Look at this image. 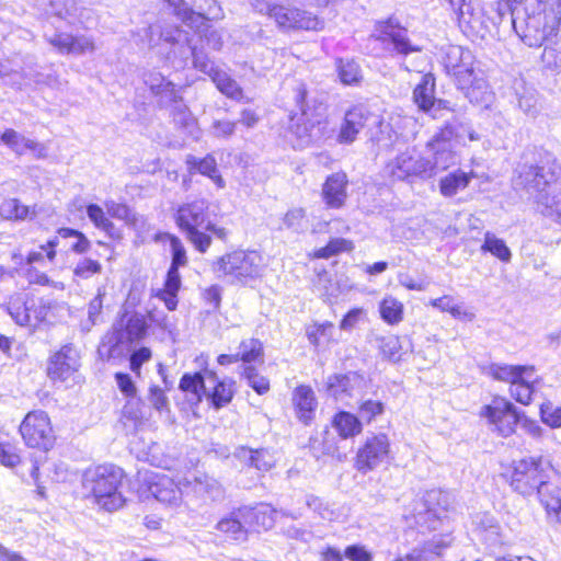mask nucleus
<instances>
[{
  "label": "nucleus",
  "mask_w": 561,
  "mask_h": 561,
  "mask_svg": "<svg viewBox=\"0 0 561 561\" xmlns=\"http://www.w3.org/2000/svg\"><path fill=\"white\" fill-rule=\"evenodd\" d=\"M490 374L494 379L510 382L512 386L517 380H522L523 376L534 375V367L492 364L490 366Z\"/></svg>",
  "instance_id": "32"
},
{
  "label": "nucleus",
  "mask_w": 561,
  "mask_h": 561,
  "mask_svg": "<svg viewBox=\"0 0 561 561\" xmlns=\"http://www.w3.org/2000/svg\"><path fill=\"white\" fill-rule=\"evenodd\" d=\"M377 41L392 45V51L400 56H408L411 53L420 51L421 48L413 45L408 37V30L400 25L396 18L379 21L373 34Z\"/></svg>",
  "instance_id": "12"
},
{
  "label": "nucleus",
  "mask_w": 561,
  "mask_h": 561,
  "mask_svg": "<svg viewBox=\"0 0 561 561\" xmlns=\"http://www.w3.org/2000/svg\"><path fill=\"white\" fill-rule=\"evenodd\" d=\"M243 376L248 380L249 386L259 394H263L268 391L270 381L264 376H261L255 369V367H244Z\"/></svg>",
  "instance_id": "56"
},
{
  "label": "nucleus",
  "mask_w": 561,
  "mask_h": 561,
  "mask_svg": "<svg viewBox=\"0 0 561 561\" xmlns=\"http://www.w3.org/2000/svg\"><path fill=\"white\" fill-rule=\"evenodd\" d=\"M481 250L484 252H490L492 255L496 256L503 262H510L512 257L511 250L505 244V242L491 232L485 233Z\"/></svg>",
  "instance_id": "47"
},
{
  "label": "nucleus",
  "mask_w": 561,
  "mask_h": 561,
  "mask_svg": "<svg viewBox=\"0 0 561 561\" xmlns=\"http://www.w3.org/2000/svg\"><path fill=\"white\" fill-rule=\"evenodd\" d=\"M181 90L176 89L172 81H168L159 91H154L152 94L158 98L160 106H172L174 103L182 99Z\"/></svg>",
  "instance_id": "53"
},
{
  "label": "nucleus",
  "mask_w": 561,
  "mask_h": 561,
  "mask_svg": "<svg viewBox=\"0 0 561 561\" xmlns=\"http://www.w3.org/2000/svg\"><path fill=\"white\" fill-rule=\"evenodd\" d=\"M353 245L351 241L343 238H335L332 239L325 247L319 249L316 252V255L318 257L328 259L341 252L351 251Z\"/></svg>",
  "instance_id": "55"
},
{
  "label": "nucleus",
  "mask_w": 561,
  "mask_h": 561,
  "mask_svg": "<svg viewBox=\"0 0 561 561\" xmlns=\"http://www.w3.org/2000/svg\"><path fill=\"white\" fill-rule=\"evenodd\" d=\"M541 420L545 424L552 428L561 426V408H552L550 404H541L540 407Z\"/></svg>",
  "instance_id": "63"
},
{
  "label": "nucleus",
  "mask_w": 561,
  "mask_h": 561,
  "mask_svg": "<svg viewBox=\"0 0 561 561\" xmlns=\"http://www.w3.org/2000/svg\"><path fill=\"white\" fill-rule=\"evenodd\" d=\"M344 556L350 561H373V553L362 545H351L344 550Z\"/></svg>",
  "instance_id": "64"
},
{
  "label": "nucleus",
  "mask_w": 561,
  "mask_h": 561,
  "mask_svg": "<svg viewBox=\"0 0 561 561\" xmlns=\"http://www.w3.org/2000/svg\"><path fill=\"white\" fill-rule=\"evenodd\" d=\"M378 348L382 356L389 360H398L401 350L400 341L394 335L377 337Z\"/></svg>",
  "instance_id": "52"
},
{
  "label": "nucleus",
  "mask_w": 561,
  "mask_h": 561,
  "mask_svg": "<svg viewBox=\"0 0 561 561\" xmlns=\"http://www.w3.org/2000/svg\"><path fill=\"white\" fill-rule=\"evenodd\" d=\"M520 414L522 412H518L516 407L504 398H494L480 412V415L485 417L503 437H507L515 432V427L520 421Z\"/></svg>",
  "instance_id": "11"
},
{
  "label": "nucleus",
  "mask_w": 561,
  "mask_h": 561,
  "mask_svg": "<svg viewBox=\"0 0 561 561\" xmlns=\"http://www.w3.org/2000/svg\"><path fill=\"white\" fill-rule=\"evenodd\" d=\"M239 516L243 520L247 534L268 530L274 525V511L266 504L239 507Z\"/></svg>",
  "instance_id": "18"
},
{
  "label": "nucleus",
  "mask_w": 561,
  "mask_h": 561,
  "mask_svg": "<svg viewBox=\"0 0 561 561\" xmlns=\"http://www.w3.org/2000/svg\"><path fill=\"white\" fill-rule=\"evenodd\" d=\"M390 453V443L386 434L368 437L356 455V468L360 472L374 470L385 462Z\"/></svg>",
  "instance_id": "14"
},
{
  "label": "nucleus",
  "mask_w": 561,
  "mask_h": 561,
  "mask_svg": "<svg viewBox=\"0 0 561 561\" xmlns=\"http://www.w3.org/2000/svg\"><path fill=\"white\" fill-rule=\"evenodd\" d=\"M34 307V299H28L24 295H18L10 298L7 310L16 324L30 327L33 325L32 310Z\"/></svg>",
  "instance_id": "28"
},
{
  "label": "nucleus",
  "mask_w": 561,
  "mask_h": 561,
  "mask_svg": "<svg viewBox=\"0 0 561 561\" xmlns=\"http://www.w3.org/2000/svg\"><path fill=\"white\" fill-rule=\"evenodd\" d=\"M20 433L31 448L48 450L54 445L50 421L44 411L30 412L20 425Z\"/></svg>",
  "instance_id": "10"
},
{
  "label": "nucleus",
  "mask_w": 561,
  "mask_h": 561,
  "mask_svg": "<svg viewBox=\"0 0 561 561\" xmlns=\"http://www.w3.org/2000/svg\"><path fill=\"white\" fill-rule=\"evenodd\" d=\"M560 175L561 168L553 159L548 158L539 164L520 163L514 171L512 185L515 191L525 193L534 202L537 194L553 188Z\"/></svg>",
  "instance_id": "3"
},
{
  "label": "nucleus",
  "mask_w": 561,
  "mask_h": 561,
  "mask_svg": "<svg viewBox=\"0 0 561 561\" xmlns=\"http://www.w3.org/2000/svg\"><path fill=\"white\" fill-rule=\"evenodd\" d=\"M206 385L205 397L210 400L216 409L227 405L232 400L234 394V382L232 380H219L214 371H209Z\"/></svg>",
  "instance_id": "22"
},
{
  "label": "nucleus",
  "mask_w": 561,
  "mask_h": 561,
  "mask_svg": "<svg viewBox=\"0 0 561 561\" xmlns=\"http://www.w3.org/2000/svg\"><path fill=\"white\" fill-rule=\"evenodd\" d=\"M471 179L472 174L462 170L450 172L439 180V192L445 197H453L459 191L465 190Z\"/></svg>",
  "instance_id": "33"
},
{
  "label": "nucleus",
  "mask_w": 561,
  "mask_h": 561,
  "mask_svg": "<svg viewBox=\"0 0 561 561\" xmlns=\"http://www.w3.org/2000/svg\"><path fill=\"white\" fill-rule=\"evenodd\" d=\"M533 375L523 376L522 380H517L511 386L512 397L519 403L527 405L531 401L534 392V381L531 380Z\"/></svg>",
  "instance_id": "51"
},
{
  "label": "nucleus",
  "mask_w": 561,
  "mask_h": 561,
  "mask_svg": "<svg viewBox=\"0 0 561 561\" xmlns=\"http://www.w3.org/2000/svg\"><path fill=\"white\" fill-rule=\"evenodd\" d=\"M102 272V265L92 259H82L78 262L75 274L81 278H89L94 274Z\"/></svg>",
  "instance_id": "62"
},
{
  "label": "nucleus",
  "mask_w": 561,
  "mask_h": 561,
  "mask_svg": "<svg viewBox=\"0 0 561 561\" xmlns=\"http://www.w3.org/2000/svg\"><path fill=\"white\" fill-rule=\"evenodd\" d=\"M334 325L332 322L314 323L306 330L308 341L317 348L325 347L334 342Z\"/></svg>",
  "instance_id": "41"
},
{
  "label": "nucleus",
  "mask_w": 561,
  "mask_h": 561,
  "mask_svg": "<svg viewBox=\"0 0 561 561\" xmlns=\"http://www.w3.org/2000/svg\"><path fill=\"white\" fill-rule=\"evenodd\" d=\"M208 202L206 199H194L181 205L175 213V222L185 238L201 253H205L210 244L213 233L220 240H226L228 232L222 227H217L209 217Z\"/></svg>",
  "instance_id": "1"
},
{
  "label": "nucleus",
  "mask_w": 561,
  "mask_h": 561,
  "mask_svg": "<svg viewBox=\"0 0 561 561\" xmlns=\"http://www.w3.org/2000/svg\"><path fill=\"white\" fill-rule=\"evenodd\" d=\"M472 60L471 51L461 46L449 47L445 60V68L448 73L455 77L458 87L461 90H467L468 94H470V89L474 85L478 89L485 88V81L482 78H478Z\"/></svg>",
  "instance_id": "8"
},
{
  "label": "nucleus",
  "mask_w": 561,
  "mask_h": 561,
  "mask_svg": "<svg viewBox=\"0 0 561 561\" xmlns=\"http://www.w3.org/2000/svg\"><path fill=\"white\" fill-rule=\"evenodd\" d=\"M541 59L547 68L552 70L561 69V43L545 47Z\"/></svg>",
  "instance_id": "61"
},
{
  "label": "nucleus",
  "mask_w": 561,
  "mask_h": 561,
  "mask_svg": "<svg viewBox=\"0 0 561 561\" xmlns=\"http://www.w3.org/2000/svg\"><path fill=\"white\" fill-rule=\"evenodd\" d=\"M293 402L299 420L308 424L318 404L313 390L309 386L297 387L293 394Z\"/></svg>",
  "instance_id": "27"
},
{
  "label": "nucleus",
  "mask_w": 561,
  "mask_h": 561,
  "mask_svg": "<svg viewBox=\"0 0 561 561\" xmlns=\"http://www.w3.org/2000/svg\"><path fill=\"white\" fill-rule=\"evenodd\" d=\"M103 296L104 291L99 288L96 296L90 301L88 306V324L84 325V330L89 331L92 325L99 322L103 308Z\"/></svg>",
  "instance_id": "60"
},
{
  "label": "nucleus",
  "mask_w": 561,
  "mask_h": 561,
  "mask_svg": "<svg viewBox=\"0 0 561 561\" xmlns=\"http://www.w3.org/2000/svg\"><path fill=\"white\" fill-rule=\"evenodd\" d=\"M174 9L175 15L190 28L199 30L206 22L204 14L195 12L184 0H164Z\"/></svg>",
  "instance_id": "39"
},
{
  "label": "nucleus",
  "mask_w": 561,
  "mask_h": 561,
  "mask_svg": "<svg viewBox=\"0 0 561 561\" xmlns=\"http://www.w3.org/2000/svg\"><path fill=\"white\" fill-rule=\"evenodd\" d=\"M0 215L8 220H25L36 216L34 207L23 205L18 198H9L0 205Z\"/></svg>",
  "instance_id": "40"
},
{
  "label": "nucleus",
  "mask_w": 561,
  "mask_h": 561,
  "mask_svg": "<svg viewBox=\"0 0 561 561\" xmlns=\"http://www.w3.org/2000/svg\"><path fill=\"white\" fill-rule=\"evenodd\" d=\"M283 224L286 229H289L293 232H296V233L305 232L309 226V221L306 216V210L300 207L289 209L284 215Z\"/></svg>",
  "instance_id": "49"
},
{
  "label": "nucleus",
  "mask_w": 561,
  "mask_h": 561,
  "mask_svg": "<svg viewBox=\"0 0 561 561\" xmlns=\"http://www.w3.org/2000/svg\"><path fill=\"white\" fill-rule=\"evenodd\" d=\"M371 118V113L364 105H355L350 108L345 113L341 124L336 138L337 141L344 145L354 142L357 135L366 127Z\"/></svg>",
  "instance_id": "16"
},
{
  "label": "nucleus",
  "mask_w": 561,
  "mask_h": 561,
  "mask_svg": "<svg viewBox=\"0 0 561 561\" xmlns=\"http://www.w3.org/2000/svg\"><path fill=\"white\" fill-rule=\"evenodd\" d=\"M210 370L202 373L184 374L180 380L179 388L186 393L187 400L192 404H198L205 396L208 382V374Z\"/></svg>",
  "instance_id": "25"
},
{
  "label": "nucleus",
  "mask_w": 561,
  "mask_h": 561,
  "mask_svg": "<svg viewBox=\"0 0 561 561\" xmlns=\"http://www.w3.org/2000/svg\"><path fill=\"white\" fill-rule=\"evenodd\" d=\"M545 23L540 15L528 16L520 34L522 41L529 47H540L547 39Z\"/></svg>",
  "instance_id": "31"
},
{
  "label": "nucleus",
  "mask_w": 561,
  "mask_h": 561,
  "mask_svg": "<svg viewBox=\"0 0 561 561\" xmlns=\"http://www.w3.org/2000/svg\"><path fill=\"white\" fill-rule=\"evenodd\" d=\"M150 493L162 503L176 504L183 493V482L175 484L169 477H158L149 486Z\"/></svg>",
  "instance_id": "24"
},
{
  "label": "nucleus",
  "mask_w": 561,
  "mask_h": 561,
  "mask_svg": "<svg viewBox=\"0 0 561 561\" xmlns=\"http://www.w3.org/2000/svg\"><path fill=\"white\" fill-rule=\"evenodd\" d=\"M427 148L433 154V160L430 159L432 174L435 170H446L455 163V147L437 145L427 146Z\"/></svg>",
  "instance_id": "45"
},
{
  "label": "nucleus",
  "mask_w": 561,
  "mask_h": 561,
  "mask_svg": "<svg viewBox=\"0 0 561 561\" xmlns=\"http://www.w3.org/2000/svg\"><path fill=\"white\" fill-rule=\"evenodd\" d=\"M77 238V241L71 245L72 251L76 253H85L90 248V241L88 238L80 231L71 229V228H60L58 230V237L49 240L46 245H42V250H47V257L49 261H53L56 256L55 247L59 243V238L68 239V238Z\"/></svg>",
  "instance_id": "29"
},
{
  "label": "nucleus",
  "mask_w": 561,
  "mask_h": 561,
  "mask_svg": "<svg viewBox=\"0 0 561 561\" xmlns=\"http://www.w3.org/2000/svg\"><path fill=\"white\" fill-rule=\"evenodd\" d=\"M233 456L242 465L254 468L260 472L271 470L275 463V458L267 448L252 449L245 446H239L233 451Z\"/></svg>",
  "instance_id": "19"
},
{
  "label": "nucleus",
  "mask_w": 561,
  "mask_h": 561,
  "mask_svg": "<svg viewBox=\"0 0 561 561\" xmlns=\"http://www.w3.org/2000/svg\"><path fill=\"white\" fill-rule=\"evenodd\" d=\"M381 318L389 324H396L402 320L403 305L393 297H386L379 307Z\"/></svg>",
  "instance_id": "48"
},
{
  "label": "nucleus",
  "mask_w": 561,
  "mask_h": 561,
  "mask_svg": "<svg viewBox=\"0 0 561 561\" xmlns=\"http://www.w3.org/2000/svg\"><path fill=\"white\" fill-rule=\"evenodd\" d=\"M171 115L175 125L192 133L196 125V119L190 108L183 103V99L172 105Z\"/></svg>",
  "instance_id": "50"
},
{
  "label": "nucleus",
  "mask_w": 561,
  "mask_h": 561,
  "mask_svg": "<svg viewBox=\"0 0 561 561\" xmlns=\"http://www.w3.org/2000/svg\"><path fill=\"white\" fill-rule=\"evenodd\" d=\"M186 163L190 167V170L197 171L203 175H207L210 178L218 187L222 188L225 186L224 179L218 174L217 171V162L215 158L210 154H207L203 159H197L194 156H187Z\"/></svg>",
  "instance_id": "37"
},
{
  "label": "nucleus",
  "mask_w": 561,
  "mask_h": 561,
  "mask_svg": "<svg viewBox=\"0 0 561 561\" xmlns=\"http://www.w3.org/2000/svg\"><path fill=\"white\" fill-rule=\"evenodd\" d=\"M518 106L531 118H536L541 111L539 99L533 92H525L522 94L518 99Z\"/></svg>",
  "instance_id": "59"
},
{
  "label": "nucleus",
  "mask_w": 561,
  "mask_h": 561,
  "mask_svg": "<svg viewBox=\"0 0 561 561\" xmlns=\"http://www.w3.org/2000/svg\"><path fill=\"white\" fill-rule=\"evenodd\" d=\"M160 36L163 42L173 47L171 54L174 57H180L182 60H187L191 57L193 66L209 77L218 70L207 56L193 44V35L188 31L180 27H167Z\"/></svg>",
  "instance_id": "7"
},
{
  "label": "nucleus",
  "mask_w": 561,
  "mask_h": 561,
  "mask_svg": "<svg viewBox=\"0 0 561 561\" xmlns=\"http://www.w3.org/2000/svg\"><path fill=\"white\" fill-rule=\"evenodd\" d=\"M124 472L114 465H101L84 471L82 485L103 510L113 512L121 508L125 499L119 492Z\"/></svg>",
  "instance_id": "2"
},
{
  "label": "nucleus",
  "mask_w": 561,
  "mask_h": 561,
  "mask_svg": "<svg viewBox=\"0 0 561 561\" xmlns=\"http://www.w3.org/2000/svg\"><path fill=\"white\" fill-rule=\"evenodd\" d=\"M383 411L385 404L381 401L367 399L358 407V419L366 423H370L378 415H381Z\"/></svg>",
  "instance_id": "54"
},
{
  "label": "nucleus",
  "mask_w": 561,
  "mask_h": 561,
  "mask_svg": "<svg viewBox=\"0 0 561 561\" xmlns=\"http://www.w3.org/2000/svg\"><path fill=\"white\" fill-rule=\"evenodd\" d=\"M332 425L339 435L346 439L362 433L363 426L358 416L341 411L332 420Z\"/></svg>",
  "instance_id": "36"
},
{
  "label": "nucleus",
  "mask_w": 561,
  "mask_h": 561,
  "mask_svg": "<svg viewBox=\"0 0 561 561\" xmlns=\"http://www.w3.org/2000/svg\"><path fill=\"white\" fill-rule=\"evenodd\" d=\"M218 278H228L231 284H248L263 274L262 256L255 251H233L218 257L211 266Z\"/></svg>",
  "instance_id": "4"
},
{
  "label": "nucleus",
  "mask_w": 561,
  "mask_h": 561,
  "mask_svg": "<svg viewBox=\"0 0 561 561\" xmlns=\"http://www.w3.org/2000/svg\"><path fill=\"white\" fill-rule=\"evenodd\" d=\"M424 504L427 513L440 519L453 505L451 496L448 492L442 490H431L424 495Z\"/></svg>",
  "instance_id": "34"
},
{
  "label": "nucleus",
  "mask_w": 561,
  "mask_h": 561,
  "mask_svg": "<svg viewBox=\"0 0 561 561\" xmlns=\"http://www.w3.org/2000/svg\"><path fill=\"white\" fill-rule=\"evenodd\" d=\"M279 1L251 0V3L256 12L273 19L280 28L318 31L323 27V21L316 14L299 8L285 7Z\"/></svg>",
  "instance_id": "5"
},
{
  "label": "nucleus",
  "mask_w": 561,
  "mask_h": 561,
  "mask_svg": "<svg viewBox=\"0 0 561 561\" xmlns=\"http://www.w3.org/2000/svg\"><path fill=\"white\" fill-rule=\"evenodd\" d=\"M210 78L211 81L216 84L217 89L227 98L238 102L249 101L244 98L243 91L239 83L224 70L218 69L217 71L213 72Z\"/></svg>",
  "instance_id": "35"
},
{
  "label": "nucleus",
  "mask_w": 561,
  "mask_h": 561,
  "mask_svg": "<svg viewBox=\"0 0 561 561\" xmlns=\"http://www.w3.org/2000/svg\"><path fill=\"white\" fill-rule=\"evenodd\" d=\"M537 494L548 515L561 523V488L546 482Z\"/></svg>",
  "instance_id": "30"
},
{
  "label": "nucleus",
  "mask_w": 561,
  "mask_h": 561,
  "mask_svg": "<svg viewBox=\"0 0 561 561\" xmlns=\"http://www.w3.org/2000/svg\"><path fill=\"white\" fill-rule=\"evenodd\" d=\"M238 513L239 507L219 519L215 528L231 541L244 542L248 540V534L243 520Z\"/></svg>",
  "instance_id": "26"
},
{
  "label": "nucleus",
  "mask_w": 561,
  "mask_h": 561,
  "mask_svg": "<svg viewBox=\"0 0 561 561\" xmlns=\"http://www.w3.org/2000/svg\"><path fill=\"white\" fill-rule=\"evenodd\" d=\"M551 463L543 456L529 457L513 462L510 484L522 495H531L547 481L546 470Z\"/></svg>",
  "instance_id": "6"
},
{
  "label": "nucleus",
  "mask_w": 561,
  "mask_h": 561,
  "mask_svg": "<svg viewBox=\"0 0 561 561\" xmlns=\"http://www.w3.org/2000/svg\"><path fill=\"white\" fill-rule=\"evenodd\" d=\"M183 488L186 494L193 493L205 502H217L225 497L221 484L207 474H194L192 478H185Z\"/></svg>",
  "instance_id": "17"
},
{
  "label": "nucleus",
  "mask_w": 561,
  "mask_h": 561,
  "mask_svg": "<svg viewBox=\"0 0 561 561\" xmlns=\"http://www.w3.org/2000/svg\"><path fill=\"white\" fill-rule=\"evenodd\" d=\"M169 241L172 252V262L170 267L180 268L187 264L186 250L180 238L169 234Z\"/></svg>",
  "instance_id": "58"
},
{
  "label": "nucleus",
  "mask_w": 561,
  "mask_h": 561,
  "mask_svg": "<svg viewBox=\"0 0 561 561\" xmlns=\"http://www.w3.org/2000/svg\"><path fill=\"white\" fill-rule=\"evenodd\" d=\"M534 204L541 215L561 225V183L559 180L554 182L553 188L537 194Z\"/></svg>",
  "instance_id": "20"
},
{
  "label": "nucleus",
  "mask_w": 561,
  "mask_h": 561,
  "mask_svg": "<svg viewBox=\"0 0 561 561\" xmlns=\"http://www.w3.org/2000/svg\"><path fill=\"white\" fill-rule=\"evenodd\" d=\"M148 323L144 314L138 312L124 313L114 325L112 341L115 345L139 341L147 334Z\"/></svg>",
  "instance_id": "15"
},
{
  "label": "nucleus",
  "mask_w": 561,
  "mask_h": 561,
  "mask_svg": "<svg viewBox=\"0 0 561 561\" xmlns=\"http://www.w3.org/2000/svg\"><path fill=\"white\" fill-rule=\"evenodd\" d=\"M446 548L443 541H430L426 542L422 548L414 549L411 553L404 558L397 559L396 561H439L442 557V550Z\"/></svg>",
  "instance_id": "43"
},
{
  "label": "nucleus",
  "mask_w": 561,
  "mask_h": 561,
  "mask_svg": "<svg viewBox=\"0 0 561 561\" xmlns=\"http://www.w3.org/2000/svg\"><path fill=\"white\" fill-rule=\"evenodd\" d=\"M238 355L240 360L247 364L263 363L264 350L263 344L257 339H247L241 341L239 345Z\"/></svg>",
  "instance_id": "44"
},
{
  "label": "nucleus",
  "mask_w": 561,
  "mask_h": 561,
  "mask_svg": "<svg viewBox=\"0 0 561 561\" xmlns=\"http://www.w3.org/2000/svg\"><path fill=\"white\" fill-rule=\"evenodd\" d=\"M80 367V354L72 344H66L54 353L47 363V376L54 382L75 380Z\"/></svg>",
  "instance_id": "13"
},
{
  "label": "nucleus",
  "mask_w": 561,
  "mask_h": 561,
  "mask_svg": "<svg viewBox=\"0 0 561 561\" xmlns=\"http://www.w3.org/2000/svg\"><path fill=\"white\" fill-rule=\"evenodd\" d=\"M347 178L345 173H333L328 176L322 186V197L325 205L330 208H341L347 197L346 194Z\"/></svg>",
  "instance_id": "21"
},
{
  "label": "nucleus",
  "mask_w": 561,
  "mask_h": 561,
  "mask_svg": "<svg viewBox=\"0 0 561 561\" xmlns=\"http://www.w3.org/2000/svg\"><path fill=\"white\" fill-rule=\"evenodd\" d=\"M462 142V134L459 130V122H447L446 125L427 142V146L455 147Z\"/></svg>",
  "instance_id": "42"
},
{
  "label": "nucleus",
  "mask_w": 561,
  "mask_h": 561,
  "mask_svg": "<svg viewBox=\"0 0 561 561\" xmlns=\"http://www.w3.org/2000/svg\"><path fill=\"white\" fill-rule=\"evenodd\" d=\"M435 79L432 75L422 77L421 82L413 90V101L420 110L427 113L433 105Z\"/></svg>",
  "instance_id": "38"
},
{
  "label": "nucleus",
  "mask_w": 561,
  "mask_h": 561,
  "mask_svg": "<svg viewBox=\"0 0 561 561\" xmlns=\"http://www.w3.org/2000/svg\"><path fill=\"white\" fill-rule=\"evenodd\" d=\"M362 380L356 373L330 376L327 380V392L335 400L343 401L353 396L354 389L360 386Z\"/></svg>",
  "instance_id": "23"
},
{
  "label": "nucleus",
  "mask_w": 561,
  "mask_h": 561,
  "mask_svg": "<svg viewBox=\"0 0 561 561\" xmlns=\"http://www.w3.org/2000/svg\"><path fill=\"white\" fill-rule=\"evenodd\" d=\"M336 67L342 83L351 85L358 84L362 81L363 76L359 65L353 59H339Z\"/></svg>",
  "instance_id": "46"
},
{
  "label": "nucleus",
  "mask_w": 561,
  "mask_h": 561,
  "mask_svg": "<svg viewBox=\"0 0 561 561\" xmlns=\"http://www.w3.org/2000/svg\"><path fill=\"white\" fill-rule=\"evenodd\" d=\"M87 214L90 220L99 229L110 233L114 229L113 222L106 217L104 210L96 204H90L87 207Z\"/></svg>",
  "instance_id": "57"
},
{
  "label": "nucleus",
  "mask_w": 561,
  "mask_h": 561,
  "mask_svg": "<svg viewBox=\"0 0 561 561\" xmlns=\"http://www.w3.org/2000/svg\"><path fill=\"white\" fill-rule=\"evenodd\" d=\"M383 172L392 181H405L411 178H431L432 167L430 159L422 157L415 149H408L390 160Z\"/></svg>",
  "instance_id": "9"
}]
</instances>
